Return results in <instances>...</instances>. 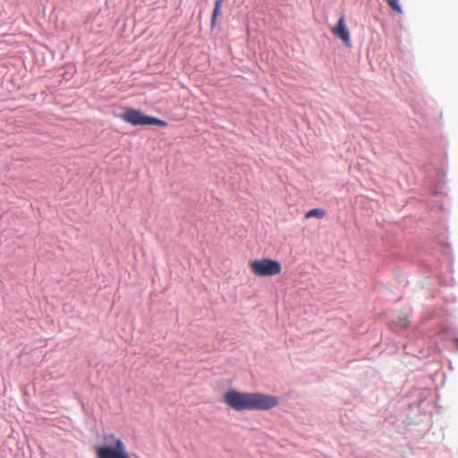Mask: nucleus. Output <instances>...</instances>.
<instances>
[{
    "instance_id": "1",
    "label": "nucleus",
    "mask_w": 458,
    "mask_h": 458,
    "mask_svg": "<svg viewBox=\"0 0 458 458\" xmlns=\"http://www.w3.org/2000/svg\"><path fill=\"white\" fill-rule=\"evenodd\" d=\"M223 401L225 405L236 411H266L276 407L279 403L275 395L235 389L226 391L223 395Z\"/></svg>"
},
{
    "instance_id": "2",
    "label": "nucleus",
    "mask_w": 458,
    "mask_h": 458,
    "mask_svg": "<svg viewBox=\"0 0 458 458\" xmlns=\"http://www.w3.org/2000/svg\"><path fill=\"white\" fill-rule=\"evenodd\" d=\"M97 458H130L124 442L114 434L104 436V445L96 447Z\"/></svg>"
},
{
    "instance_id": "3",
    "label": "nucleus",
    "mask_w": 458,
    "mask_h": 458,
    "mask_svg": "<svg viewBox=\"0 0 458 458\" xmlns=\"http://www.w3.org/2000/svg\"><path fill=\"white\" fill-rule=\"evenodd\" d=\"M249 267L253 275L260 277L275 276L282 271L279 261L266 258L250 260Z\"/></svg>"
},
{
    "instance_id": "4",
    "label": "nucleus",
    "mask_w": 458,
    "mask_h": 458,
    "mask_svg": "<svg viewBox=\"0 0 458 458\" xmlns=\"http://www.w3.org/2000/svg\"><path fill=\"white\" fill-rule=\"evenodd\" d=\"M121 119L133 126L137 125H157L160 127H166L167 123L161 119L146 115L139 110L133 108L125 109L124 113L121 114Z\"/></svg>"
},
{
    "instance_id": "5",
    "label": "nucleus",
    "mask_w": 458,
    "mask_h": 458,
    "mask_svg": "<svg viewBox=\"0 0 458 458\" xmlns=\"http://www.w3.org/2000/svg\"><path fill=\"white\" fill-rule=\"evenodd\" d=\"M331 32L335 37L341 39L347 47H352L350 31L346 26L344 15L339 18L336 25L331 29Z\"/></svg>"
},
{
    "instance_id": "6",
    "label": "nucleus",
    "mask_w": 458,
    "mask_h": 458,
    "mask_svg": "<svg viewBox=\"0 0 458 458\" xmlns=\"http://www.w3.org/2000/svg\"><path fill=\"white\" fill-rule=\"evenodd\" d=\"M326 216V211L322 208H313L305 214V218L309 219L310 217L322 218Z\"/></svg>"
},
{
    "instance_id": "7",
    "label": "nucleus",
    "mask_w": 458,
    "mask_h": 458,
    "mask_svg": "<svg viewBox=\"0 0 458 458\" xmlns=\"http://www.w3.org/2000/svg\"><path fill=\"white\" fill-rule=\"evenodd\" d=\"M386 3L394 12L402 13L403 10L398 0H386Z\"/></svg>"
},
{
    "instance_id": "8",
    "label": "nucleus",
    "mask_w": 458,
    "mask_h": 458,
    "mask_svg": "<svg viewBox=\"0 0 458 458\" xmlns=\"http://www.w3.org/2000/svg\"><path fill=\"white\" fill-rule=\"evenodd\" d=\"M221 13L220 8H214L212 18H211V28H214L216 24V19L218 15Z\"/></svg>"
},
{
    "instance_id": "9",
    "label": "nucleus",
    "mask_w": 458,
    "mask_h": 458,
    "mask_svg": "<svg viewBox=\"0 0 458 458\" xmlns=\"http://www.w3.org/2000/svg\"><path fill=\"white\" fill-rule=\"evenodd\" d=\"M222 4H223V0H216V3H215V7L216 8H222Z\"/></svg>"
}]
</instances>
